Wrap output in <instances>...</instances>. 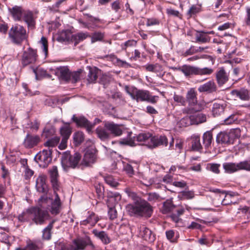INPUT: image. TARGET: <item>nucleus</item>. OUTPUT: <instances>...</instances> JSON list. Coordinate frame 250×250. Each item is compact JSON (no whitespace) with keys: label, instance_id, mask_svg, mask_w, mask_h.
<instances>
[{"label":"nucleus","instance_id":"obj_10","mask_svg":"<svg viewBox=\"0 0 250 250\" xmlns=\"http://www.w3.org/2000/svg\"><path fill=\"white\" fill-rule=\"evenodd\" d=\"M38 58L37 50L29 47L26 51H24L21 60V64L23 66L29 64L34 63Z\"/></svg>","mask_w":250,"mask_h":250},{"label":"nucleus","instance_id":"obj_12","mask_svg":"<svg viewBox=\"0 0 250 250\" xmlns=\"http://www.w3.org/2000/svg\"><path fill=\"white\" fill-rule=\"evenodd\" d=\"M80 72H71L67 66H63V83H75L80 79Z\"/></svg>","mask_w":250,"mask_h":250},{"label":"nucleus","instance_id":"obj_44","mask_svg":"<svg viewBox=\"0 0 250 250\" xmlns=\"http://www.w3.org/2000/svg\"><path fill=\"white\" fill-rule=\"evenodd\" d=\"M40 43L42 45V52L44 54L45 58H46L48 55V42L46 38L44 37H42L41 41L40 42Z\"/></svg>","mask_w":250,"mask_h":250},{"label":"nucleus","instance_id":"obj_35","mask_svg":"<svg viewBox=\"0 0 250 250\" xmlns=\"http://www.w3.org/2000/svg\"><path fill=\"white\" fill-rule=\"evenodd\" d=\"M220 164L217 163H208L206 165V169L211 171L215 174H219L220 173Z\"/></svg>","mask_w":250,"mask_h":250},{"label":"nucleus","instance_id":"obj_3","mask_svg":"<svg viewBox=\"0 0 250 250\" xmlns=\"http://www.w3.org/2000/svg\"><path fill=\"white\" fill-rule=\"evenodd\" d=\"M125 90L133 100H136L137 102L146 101L152 104H155L159 97L157 96H152L150 92L146 90L138 89L136 88H133L129 89L128 87L125 86Z\"/></svg>","mask_w":250,"mask_h":250},{"label":"nucleus","instance_id":"obj_24","mask_svg":"<svg viewBox=\"0 0 250 250\" xmlns=\"http://www.w3.org/2000/svg\"><path fill=\"white\" fill-rule=\"evenodd\" d=\"M216 79L219 85H222L226 83L229 80L228 76L223 68H220L217 72Z\"/></svg>","mask_w":250,"mask_h":250},{"label":"nucleus","instance_id":"obj_19","mask_svg":"<svg viewBox=\"0 0 250 250\" xmlns=\"http://www.w3.org/2000/svg\"><path fill=\"white\" fill-rule=\"evenodd\" d=\"M151 145L150 147H155L161 145L167 146L168 144L167 139L165 136H154L151 138Z\"/></svg>","mask_w":250,"mask_h":250},{"label":"nucleus","instance_id":"obj_62","mask_svg":"<svg viewBox=\"0 0 250 250\" xmlns=\"http://www.w3.org/2000/svg\"><path fill=\"white\" fill-rule=\"evenodd\" d=\"M120 144L122 145H128L131 146H134L135 145L134 141L132 139H124L123 140V141L120 142Z\"/></svg>","mask_w":250,"mask_h":250},{"label":"nucleus","instance_id":"obj_15","mask_svg":"<svg viewBox=\"0 0 250 250\" xmlns=\"http://www.w3.org/2000/svg\"><path fill=\"white\" fill-rule=\"evenodd\" d=\"M40 140L38 135H32L28 133L24 139L23 145L25 148H31L36 146Z\"/></svg>","mask_w":250,"mask_h":250},{"label":"nucleus","instance_id":"obj_64","mask_svg":"<svg viewBox=\"0 0 250 250\" xmlns=\"http://www.w3.org/2000/svg\"><path fill=\"white\" fill-rule=\"evenodd\" d=\"M39 123L37 120H35L34 122H31L30 124H28L29 127L32 130H37L39 127Z\"/></svg>","mask_w":250,"mask_h":250},{"label":"nucleus","instance_id":"obj_63","mask_svg":"<svg viewBox=\"0 0 250 250\" xmlns=\"http://www.w3.org/2000/svg\"><path fill=\"white\" fill-rule=\"evenodd\" d=\"M34 174L33 170L30 169L28 166L26 167L25 170V175L24 176L25 179H28L30 178L32 176H33Z\"/></svg>","mask_w":250,"mask_h":250},{"label":"nucleus","instance_id":"obj_16","mask_svg":"<svg viewBox=\"0 0 250 250\" xmlns=\"http://www.w3.org/2000/svg\"><path fill=\"white\" fill-rule=\"evenodd\" d=\"M72 119L74 122L76 123L77 125L81 127H84L86 128L88 132H90L93 128L94 125L96 124L95 122L94 124L90 123L84 117H76L73 116Z\"/></svg>","mask_w":250,"mask_h":250},{"label":"nucleus","instance_id":"obj_53","mask_svg":"<svg viewBox=\"0 0 250 250\" xmlns=\"http://www.w3.org/2000/svg\"><path fill=\"white\" fill-rule=\"evenodd\" d=\"M174 101L180 104L181 105H185L186 100L184 97L181 95L174 94L173 96Z\"/></svg>","mask_w":250,"mask_h":250},{"label":"nucleus","instance_id":"obj_43","mask_svg":"<svg viewBox=\"0 0 250 250\" xmlns=\"http://www.w3.org/2000/svg\"><path fill=\"white\" fill-rule=\"evenodd\" d=\"M55 129L52 126H46L43 131L42 136L48 138L52 136L55 133Z\"/></svg>","mask_w":250,"mask_h":250},{"label":"nucleus","instance_id":"obj_54","mask_svg":"<svg viewBox=\"0 0 250 250\" xmlns=\"http://www.w3.org/2000/svg\"><path fill=\"white\" fill-rule=\"evenodd\" d=\"M162 198L157 193L155 192L150 193L148 196V200L149 201H156L160 200Z\"/></svg>","mask_w":250,"mask_h":250},{"label":"nucleus","instance_id":"obj_34","mask_svg":"<svg viewBox=\"0 0 250 250\" xmlns=\"http://www.w3.org/2000/svg\"><path fill=\"white\" fill-rule=\"evenodd\" d=\"M72 133V129L70 127L69 125L67 123H63V149L66 147L65 144L66 140L70 137Z\"/></svg>","mask_w":250,"mask_h":250},{"label":"nucleus","instance_id":"obj_42","mask_svg":"<svg viewBox=\"0 0 250 250\" xmlns=\"http://www.w3.org/2000/svg\"><path fill=\"white\" fill-rule=\"evenodd\" d=\"M46 177L43 175H40L36 179V188H45Z\"/></svg>","mask_w":250,"mask_h":250},{"label":"nucleus","instance_id":"obj_58","mask_svg":"<svg viewBox=\"0 0 250 250\" xmlns=\"http://www.w3.org/2000/svg\"><path fill=\"white\" fill-rule=\"evenodd\" d=\"M199 11V8L195 5H192L188 12L187 14L191 17L192 15L196 14Z\"/></svg>","mask_w":250,"mask_h":250},{"label":"nucleus","instance_id":"obj_49","mask_svg":"<svg viewBox=\"0 0 250 250\" xmlns=\"http://www.w3.org/2000/svg\"><path fill=\"white\" fill-rule=\"evenodd\" d=\"M192 149L196 151H200L202 149V147L200 142V138L199 137H195L193 140L192 145Z\"/></svg>","mask_w":250,"mask_h":250},{"label":"nucleus","instance_id":"obj_11","mask_svg":"<svg viewBox=\"0 0 250 250\" xmlns=\"http://www.w3.org/2000/svg\"><path fill=\"white\" fill-rule=\"evenodd\" d=\"M65 37L63 36V42H67L68 43L74 42V45L76 46L80 41L85 39L88 36L87 33H79L74 36L70 32H63Z\"/></svg>","mask_w":250,"mask_h":250},{"label":"nucleus","instance_id":"obj_22","mask_svg":"<svg viewBox=\"0 0 250 250\" xmlns=\"http://www.w3.org/2000/svg\"><path fill=\"white\" fill-rule=\"evenodd\" d=\"M198 89L201 92H207L208 93H212L216 91V86L213 81H210L202 85H201L198 87Z\"/></svg>","mask_w":250,"mask_h":250},{"label":"nucleus","instance_id":"obj_14","mask_svg":"<svg viewBox=\"0 0 250 250\" xmlns=\"http://www.w3.org/2000/svg\"><path fill=\"white\" fill-rule=\"evenodd\" d=\"M104 126L109 132L110 136L113 135L114 136H119L122 134V125L115 124L113 122H105Z\"/></svg>","mask_w":250,"mask_h":250},{"label":"nucleus","instance_id":"obj_32","mask_svg":"<svg viewBox=\"0 0 250 250\" xmlns=\"http://www.w3.org/2000/svg\"><path fill=\"white\" fill-rule=\"evenodd\" d=\"M105 57L109 58L112 62H113L114 63H116L119 66L123 67L125 68H129L131 67L130 64L125 61H122L117 58L114 55L106 56Z\"/></svg>","mask_w":250,"mask_h":250},{"label":"nucleus","instance_id":"obj_20","mask_svg":"<svg viewBox=\"0 0 250 250\" xmlns=\"http://www.w3.org/2000/svg\"><path fill=\"white\" fill-rule=\"evenodd\" d=\"M23 20L27 24L29 29H34L35 27V20L34 18L33 14L31 11L24 12L22 16Z\"/></svg>","mask_w":250,"mask_h":250},{"label":"nucleus","instance_id":"obj_29","mask_svg":"<svg viewBox=\"0 0 250 250\" xmlns=\"http://www.w3.org/2000/svg\"><path fill=\"white\" fill-rule=\"evenodd\" d=\"M96 132L98 137L102 141H105L110 138V134L104 126V128L97 127Z\"/></svg>","mask_w":250,"mask_h":250},{"label":"nucleus","instance_id":"obj_26","mask_svg":"<svg viewBox=\"0 0 250 250\" xmlns=\"http://www.w3.org/2000/svg\"><path fill=\"white\" fill-rule=\"evenodd\" d=\"M101 72V70L96 67H89L87 81L89 83H95L98 78V76Z\"/></svg>","mask_w":250,"mask_h":250},{"label":"nucleus","instance_id":"obj_28","mask_svg":"<svg viewBox=\"0 0 250 250\" xmlns=\"http://www.w3.org/2000/svg\"><path fill=\"white\" fill-rule=\"evenodd\" d=\"M186 77H189L192 75H196V67L189 65H184L179 68Z\"/></svg>","mask_w":250,"mask_h":250},{"label":"nucleus","instance_id":"obj_13","mask_svg":"<svg viewBox=\"0 0 250 250\" xmlns=\"http://www.w3.org/2000/svg\"><path fill=\"white\" fill-rule=\"evenodd\" d=\"M90 146V148H86L85 149V153L83 156V161L85 165H88L90 163H93L95 162V149L93 145V143L91 141H88L86 142Z\"/></svg>","mask_w":250,"mask_h":250},{"label":"nucleus","instance_id":"obj_36","mask_svg":"<svg viewBox=\"0 0 250 250\" xmlns=\"http://www.w3.org/2000/svg\"><path fill=\"white\" fill-rule=\"evenodd\" d=\"M175 208L171 201L167 200L164 203L162 211L163 213L166 214L172 211Z\"/></svg>","mask_w":250,"mask_h":250},{"label":"nucleus","instance_id":"obj_38","mask_svg":"<svg viewBox=\"0 0 250 250\" xmlns=\"http://www.w3.org/2000/svg\"><path fill=\"white\" fill-rule=\"evenodd\" d=\"M212 138V133L209 131L205 132L203 136V144L205 147H208L211 143Z\"/></svg>","mask_w":250,"mask_h":250},{"label":"nucleus","instance_id":"obj_30","mask_svg":"<svg viewBox=\"0 0 250 250\" xmlns=\"http://www.w3.org/2000/svg\"><path fill=\"white\" fill-rule=\"evenodd\" d=\"M223 167L225 172L231 174L238 171L237 163L227 162L223 164Z\"/></svg>","mask_w":250,"mask_h":250},{"label":"nucleus","instance_id":"obj_40","mask_svg":"<svg viewBox=\"0 0 250 250\" xmlns=\"http://www.w3.org/2000/svg\"><path fill=\"white\" fill-rule=\"evenodd\" d=\"M178 125L179 127H186L190 125H193L192 122L191 121V117L190 116H187L181 119L178 123Z\"/></svg>","mask_w":250,"mask_h":250},{"label":"nucleus","instance_id":"obj_8","mask_svg":"<svg viewBox=\"0 0 250 250\" xmlns=\"http://www.w3.org/2000/svg\"><path fill=\"white\" fill-rule=\"evenodd\" d=\"M87 246H90L91 249L95 248V246L88 236L74 239L69 250H83Z\"/></svg>","mask_w":250,"mask_h":250},{"label":"nucleus","instance_id":"obj_50","mask_svg":"<svg viewBox=\"0 0 250 250\" xmlns=\"http://www.w3.org/2000/svg\"><path fill=\"white\" fill-rule=\"evenodd\" d=\"M105 181L108 185L112 187H116L119 186L118 182L116 181L112 176H107L105 179Z\"/></svg>","mask_w":250,"mask_h":250},{"label":"nucleus","instance_id":"obj_47","mask_svg":"<svg viewBox=\"0 0 250 250\" xmlns=\"http://www.w3.org/2000/svg\"><path fill=\"white\" fill-rule=\"evenodd\" d=\"M151 136L152 135L149 133H140L136 137V140L139 142H146L149 139H151Z\"/></svg>","mask_w":250,"mask_h":250},{"label":"nucleus","instance_id":"obj_6","mask_svg":"<svg viewBox=\"0 0 250 250\" xmlns=\"http://www.w3.org/2000/svg\"><path fill=\"white\" fill-rule=\"evenodd\" d=\"M240 136V130L238 128L233 129L229 132H220L216 137V141L220 144H232L235 139Z\"/></svg>","mask_w":250,"mask_h":250},{"label":"nucleus","instance_id":"obj_59","mask_svg":"<svg viewBox=\"0 0 250 250\" xmlns=\"http://www.w3.org/2000/svg\"><path fill=\"white\" fill-rule=\"evenodd\" d=\"M103 38L104 35L102 33L100 32L95 33L92 36V42H95L96 41H101Z\"/></svg>","mask_w":250,"mask_h":250},{"label":"nucleus","instance_id":"obj_2","mask_svg":"<svg viewBox=\"0 0 250 250\" xmlns=\"http://www.w3.org/2000/svg\"><path fill=\"white\" fill-rule=\"evenodd\" d=\"M129 196L133 202L126 206V210L131 216L149 218L152 213L151 206L146 201L137 195L135 192H129Z\"/></svg>","mask_w":250,"mask_h":250},{"label":"nucleus","instance_id":"obj_33","mask_svg":"<svg viewBox=\"0 0 250 250\" xmlns=\"http://www.w3.org/2000/svg\"><path fill=\"white\" fill-rule=\"evenodd\" d=\"M193 125H198L206 122V117L202 113H197L190 116Z\"/></svg>","mask_w":250,"mask_h":250},{"label":"nucleus","instance_id":"obj_51","mask_svg":"<svg viewBox=\"0 0 250 250\" xmlns=\"http://www.w3.org/2000/svg\"><path fill=\"white\" fill-rule=\"evenodd\" d=\"M60 137H55L50 140H48L45 143L44 146L48 147H53L57 145L60 141Z\"/></svg>","mask_w":250,"mask_h":250},{"label":"nucleus","instance_id":"obj_27","mask_svg":"<svg viewBox=\"0 0 250 250\" xmlns=\"http://www.w3.org/2000/svg\"><path fill=\"white\" fill-rule=\"evenodd\" d=\"M93 234L97 238H99L104 244H107L110 242V239L107 233L104 231H98L96 229L92 230Z\"/></svg>","mask_w":250,"mask_h":250},{"label":"nucleus","instance_id":"obj_46","mask_svg":"<svg viewBox=\"0 0 250 250\" xmlns=\"http://www.w3.org/2000/svg\"><path fill=\"white\" fill-rule=\"evenodd\" d=\"M238 170L250 171V161H244L237 163Z\"/></svg>","mask_w":250,"mask_h":250},{"label":"nucleus","instance_id":"obj_17","mask_svg":"<svg viewBox=\"0 0 250 250\" xmlns=\"http://www.w3.org/2000/svg\"><path fill=\"white\" fill-rule=\"evenodd\" d=\"M8 11L15 21H21L24 13L21 7L15 5L12 8H8Z\"/></svg>","mask_w":250,"mask_h":250},{"label":"nucleus","instance_id":"obj_5","mask_svg":"<svg viewBox=\"0 0 250 250\" xmlns=\"http://www.w3.org/2000/svg\"><path fill=\"white\" fill-rule=\"evenodd\" d=\"M8 36L12 43L20 45L27 38L26 31L22 26L16 24L9 31Z\"/></svg>","mask_w":250,"mask_h":250},{"label":"nucleus","instance_id":"obj_31","mask_svg":"<svg viewBox=\"0 0 250 250\" xmlns=\"http://www.w3.org/2000/svg\"><path fill=\"white\" fill-rule=\"evenodd\" d=\"M195 37L196 42L202 43L209 42L210 40V38L204 31H196Z\"/></svg>","mask_w":250,"mask_h":250},{"label":"nucleus","instance_id":"obj_18","mask_svg":"<svg viewBox=\"0 0 250 250\" xmlns=\"http://www.w3.org/2000/svg\"><path fill=\"white\" fill-rule=\"evenodd\" d=\"M231 94L234 98L240 99L243 101H249L250 100L249 92L246 89L233 90L231 92Z\"/></svg>","mask_w":250,"mask_h":250},{"label":"nucleus","instance_id":"obj_57","mask_svg":"<svg viewBox=\"0 0 250 250\" xmlns=\"http://www.w3.org/2000/svg\"><path fill=\"white\" fill-rule=\"evenodd\" d=\"M108 214L110 220H114L117 217V212L114 208H110Z\"/></svg>","mask_w":250,"mask_h":250},{"label":"nucleus","instance_id":"obj_56","mask_svg":"<svg viewBox=\"0 0 250 250\" xmlns=\"http://www.w3.org/2000/svg\"><path fill=\"white\" fill-rule=\"evenodd\" d=\"M87 219L91 226H94L98 221V217L94 214L90 215Z\"/></svg>","mask_w":250,"mask_h":250},{"label":"nucleus","instance_id":"obj_60","mask_svg":"<svg viewBox=\"0 0 250 250\" xmlns=\"http://www.w3.org/2000/svg\"><path fill=\"white\" fill-rule=\"evenodd\" d=\"M167 238L171 242H175V239L174 238V231L173 230H169L166 232Z\"/></svg>","mask_w":250,"mask_h":250},{"label":"nucleus","instance_id":"obj_25","mask_svg":"<svg viewBox=\"0 0 250 250\" xmlns=\"http://www.w3.org/2000/svg\"><path fill=\"white\" fill-rule=\"evenodd\" d=\"M197 93L193 88L190 89L187 93L186 98L190 106L196 105L197 100Z\"/></svg>","mask_w":250,"mask_h":250},{"label":"nucleus","instance_id":"obj_9","mask_svg":"<svg viewBox=\"0 0 250 250\" xmlns=\"http://www.w3.org/2000/svg\"><path fill=\"white\" fill-rule=\"evenodd\" d=\"M81 156L79 153H75L74 155H70L69 151L63 153V169L66 167H75L78 164Z\"/></svg>","mask_w":250,"mask_h":250},{"label":"nucleus","instance_id":"obj_37","mask_svg":"<svg viewBox=\"0 0 250 250\" xmlns=\"http://www.w3.org/2000/svg\"><path fill=\"white\" fill-rule=\"evenodd\" d=\"M225 106L223 104L214 103L212 107V114L214 116H217L224 111Z\"/></svg>","mask_w":250,"mask_h":250},{"label":"nucleus","instance_id":"obj_55","mask_svg":"<svg viewBox=\"0 0 250 250\" xmlns=\"http://www.w3.org/2000/svg\"><path fill=\"white\" fill-rule=\"evenodd\" d=\"M39 249L40 247L38 245H37L35 243L31 242L28 244L26 249H17L16 250H38Z\"/></svg>","mask_w":250,"mask_h":250},{"label":"nucleus","instance_id":"obj_21","mask_svg":"<svg viewBox=\"0 0 250 250\" xmlns=\"http://www.w3.org/2000/svg\"><path fill=\"white\" fill-rule=\"evenodd\" d=\"M139 234L146 241L153 242L154 240V236L151 231L144 226L140 227Z\"/></svg>","mask_w":250,"mask_h":250},{"label":"nucleus","instance_id":"obj_23","mask_svg":"<svg viewBox=\"0 0 250 250\" xmlns=\"http://www.w3.org/2000/svg\"><path fill=\"white\" fill-rule=\"evenodd\" d=\"M49 173L52 188H58L59 186L58 180L59 174L57 167L56 166H53L49 170Z\"/></svg>","mask_w":250,"mask_h":250},{"label":"nucleus","instance_id":"obj_48","mask_svg":"<svg viewBox=\"0 0 250 250\" xmlns=\"http://www.w3.org/2000/svg\"><path fill=\"white\" fill-rule=\"evenodd\" d=\"M52 228L51 224H49L42 231V237L44 239L49 240L51 238V230Z\"/></svg>","mask_w":250,"mask_h":250},{"label":"nucleus","instance_id":"obj_45","mask_svg":"<svg viewBox=\"0 0 250 250\" xmlns=\"http://www.w3.org/2000/svg\"><path fill=\"white\" fill-rule=\"evenodd\" d=\"M73 139L75 143L79 145L84 140V134L82 132H77L74 134Z\"/></svg>","mask_w":250,"mask_h":250},{"label":"nucleus","instance_id":"obj_7","mask_svg":"<svg viewBox=\"0 0 250 250\" xmlns=\"http://www.w3.org/2000/svg\"><path fill=\"white\" fill-rule=\"evenodd\" d=\"M52 149H43L35 156L34 160L40 167L45 168L52 161Z\"/></svg>","mask_w":250,"mask_h":250},{"label":"nucleus","instance_id":"obj_52","mask_svg":"<svg viewBox=\"0 0 250 250\" xmlns=\"http://www.w3.org/2000/svg\"><path fill=\"white\" fill-rule=\"evenodd\" d=\"M180 195L181 197L184 199H188L193 197L194 193L193 191L188 190L186 188L185 190L182 191L180 193Z\"/></svg>","mask_w":250,"mask_h":250},{"label":"nucleus","instance_id":"obj_61","mask_svg":"<svg viewBox=\"0 0 250 250\" xmlns=\"http://www.w3.org/2000/svg\"><path fill=\"white\" fill-rule=\"evenodd\" d=\"M237 120V118L235 115H231L229 116V117L226 118L224 120V122L226 125H230L234 123L235 121Z\"/></svg>","mask_w":250,"mask_h":250},{"label":"nucleus","instance_id":"obj_1","mask_svg":"<svg viewBox=\"0 0 250 250\" xmlns=\"http://www.w3.org/2000/svg\"><path fill=\"white\" fill-rule=\"evenodd\" d=\"M39 205L40 208L32 207L20 214L18 216L19 220L21 221H25L31 218L36 224H42L48 218L47 211L42 209L50 211L53 214H57L59 212L61 203L58 195H56L53 200L52 198L46 194L41 196L39 199Z\"/></svg>","mask_w":250,"mask_h":250},{"label":"nucleus","instance_id":"obj_39","mask_svg":"<svg viewBox=\"0 0 250 250\" xmlns=\"http://www.w3.org/2000/svg\"><path fill=\"white\" fill-rule=\"evenodd\" d=\"M210 191L214 193H221L225 194L224 201L229 200L230 197L238 195V194L235 192H226V191L221 190L219 188H212L210 190Z\"/></svg>","mask_w":250,"mask_h":250},{"label":"nucleus","instance_id":"obj_4","mask_svg":"<svg viewBox=\"0 0 250 250\" xmlns=\"http://www.w3.org/2000/svg\"><path fill=\"white\" fill-rule=\"evenodd\" d=\"M50 73H48L47 71L42 68H33V71L34 73L36 79L40 80L42 78L51 79L52 80L55 78H52V74L54 75L61 83L62 81V66H54L49 69Z\"/></svg>","mask_w":250,"mask_h":250},{"label":"nucleus","instance_id":"obj_41","mask_svg":"<svg viewBox=\"0 0 250 250\" xmlns=\"http://www.w3.org/2000/svg\"><path fill=\"white\" fill-rule=\"evenodd\" d=\"M213 70L210 68L204 67L203 68L196 67V75H210L212 73Z\"/></svg>","mask_w":250,"mask_h":250}]
</instances>
